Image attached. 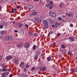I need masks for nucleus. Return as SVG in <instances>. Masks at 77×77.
<instances>
[{
  "label": "nucleus",
  "mask_w": 77,
  "mask_h": 77,
  "mask_svg": "<svg viewBox=\"0 0 77 77\" xmlns=\"http://www.w3.org/2000/svg\"><path fill=\"white\" fill-rule=\"evenodd\" d=\"M38 34H37V33H35V34H34V36H38Z\"/></svg>",
  "instance_id": "obj_34"
},
{
  "label": "nucleus",
  "mask_w": 77,
  "mask_h": 77,
  "mask_svg": "<svg viewBox=\"0 0 77 77\" xmlns=\"http://www.w3.org/2000/svg\"><path fill=\"white\" fill-rule=\"evenodd\" d=\"M49 14L50 16L52 17H56V13H55L54 12H53L51 11H50L49 12Z\"/></svg>",
  "instance_id": "obj_1"
},
{
  "label": "nucleus",
  "mask_w": 77,
  "mask_h": 77,
  "mask_svg": "<svg viewBox=\"0 0 77 77\" xmlns=\"http://www.w3.org/2000/svg\"><path fill=\"white\" fill-rule=\"evenodd\" d=\"M46 69H47V68H46V67H43L42 68H40V70L42 71H45Z\"/></svg>",
  "instance_id": "obj_6"
},
{
  "label": "nucleus",
  "mask_w": 77,
  "mask_h": 77,
  "mask_svg": "<svg viewBox=\"0 0 77 77\" xmlns=\"http://www.w3.org/2000/svg\"><path fill=\"white\" fill-rule=\"evenodd\" d=\"M46 1L47 3H49V2H50V1H49V0H46Z\"/></svg>",
  "instance_id": "obj_50"
},
{
  "label": "nucleus",
  "mask_w": 77,
  "mask_h": 77,
  "mask_svg": "<svg viewBox=\"0 0 77 77\" xmlns=\"http://www.w3.org/2000/svg\"><path fill=\"white\" fill-rule=\"evenodd\" d=\"M29 44L27 43L25 44L24 47H25L26 48H29Z\"/></svg>",
  "instance_id": "obj_10"
},
{
  "label": "nucleus",
  "mask_w": 77,
  "mask_h": 77,
  "mask_svg": "<svg viewBox=\"0 0 77 77\" xmlns=\"http://www.w3.org/2000/svg\"><path fill=\"white\" fill-rule=\"evenodd\" d=\"M17 26L19 27H20L22 26V24H21V23H17Z\"/></svg>",
  "instance_id": "obj_11"
},
{
  "label": "nucleus",
  "mask_w": 77,
  "mask_h": 77,
  "mask_svg": "<svg viewBox=\"0 0 77 77\" xmlns=\"http://www.w3.org/2000/svg\"><path fill=\"white\" fill-rule=\"evenodd\" d=\"M37 12H34L33 13L31 14L33 16V15H36L37 14Z\"/></svg>",
  "instance_id": "obj_12"
},
{
  "label": "nucleus",
  "mask_w": 77,
  "mask_h": 77,
  "mask_svg": "<svg viewBox=\"0 0 77 77\" xmlns=\"http://www.w3.org/2000/svg\"><path fill=\"white\" fill-rule=\"evenodd\" d=\"M47 20H48L49 21H50V22H51L52 20L51 18H49L48 19H47Z\"/></svg>",
  "instance_id": "obj_35"
},
{
  "label": "nucleus",
  "mask_w": 77,
  "mask_h": 77,
  "mask_svg": "<svg viewBox=\"0 0 77 77\" xmlns=\"http://www.w3.org/2000/svg\"><path fill=\"white\" fill-rule=\"evenodd\" d=\"M50 5H51L53 4V1H51L50 2Z\"/></svg>",
  "instance_id": "obj_45"
},
{
  "label": "nucleus",
  "mask_w": 77,
  "mask_h": 77,
  "mask_svg": "<svg viewBox=\"0 0 77 77\" xmlns=\"http://www.w3.org/2000/svg\"><path fill=\"white\" fill-rule=\"evenodd\" d=\"M72 14L71 13H69L68 14V16L69 17H72Z\"/></svg>",
  "instance_id": "obj_20"
},
{
  "label": "nucleus",
  "mask_w": 77,
  "mask_h": 77,
  "mask_svg": "<svg viewBox=\"0 0 77 77\" xmlns=\"http://www.w3.org/2000/svg\"><path fill=\"white\" fill-rule=\"evenodd\" d=\"M10 37L9 35H7L4 38L5 41H8L9 40Z\"/></svg>",
  "instance_id": "obj_5"
},
{
  "label": "nucleus",
  "mask_w": 77,
  "mask_h": 77,
  "mask_svg": "<svg viewBox=\"0 0 77 77\" xmlns=\"http://www.w3.org/2000/svg\"><path fill=\"white\" fill-rule=\"evenodd\" d=\"M2 58H3V57L2 56H0V61L2 59Z\"/></svg>",
  "instance_id": "obj_39"
},
{
  "label": "nucleus",
  "mask_w": 77,
  "mask_h": 77,
  "mask_svg": "<svg viewBox=\"0 0 77 77\" xmlns=\"http://www.w3.org/2000/svg\"><path fill=\"white\" fill-rule=\"evenodd\" d=\"M53 5H51L50 7H49V9H53Z\"/></svg>",
  "instance_id": "obj_30"
},
{
  "label": "nucleus",
  "mask_w": 77,
  "mask_h": 77,
  "mask_svg": "<svg viewBox=\"0 0 77 77\" xmlns=\"http://www.w3.org/2000/svg\"><path fill=\"white\" fill-rule=\"evenodd\" d=\"M5 73H4L2 74V77H5Z\"/></svg>",
  "instance_id": "obj_26"
},
{
  "label": "nucleus",
  "mask_w": 77,
  "mask_h": 77,
  "mask_svg": "<svg viewBox=\"0 0 77 77\" xmlns=\"http://www.w3.org/2000/svg\"><path fill=\"white\" fill-rule=\"evenodd\" d=\"M9 77H12V75L11 74V75H10Z\"/></svg>",
  "instance_id": "obj_54"
},
{
  "label": "nucleus",
  "mask_w": 77,
  "mask_h": 77,
  "mask_svg": "<svg viewBox=\"0 0 77 77\" xmlns=\"http://www.w3.org/2000/svg\"><path fill=\"white\" fill-rule=\"evenodd\" d=\"M37 21L39 23H40V22H41V20L40 18H38L37 19Z\"/></svg>",
  "instance_id": "obj_31"
},
{
  "label": "nucleus",
  "mask_w": 77,
  "mask_h": 77,
  "mask_svg": "<svg viewBox=\"0 0 77 77\" xmlns=\"http://www.w3.org/2000/svg\"><path fill=\"white\" fill-rule=\"evenodd\" d=\"M3 25L4 27H6V26L8 25V23L6 22H4L3 23Z\"/></svg>",
  "instance_id": "obj_16"
},
{
  "label": "nucleus",
  "mask_w": 77,
  "mask_h": 77,
  "mask_svg": "<svg viewBox=\"0 0 77 77\" xmlns=\"http://www.w3.org/2000/svg\"><path fill=\"white\" fill-rule=\"evenodd\" d=\"M49 34H53V31H51L49 32Z\"/></svg>",
  "instance_id": "obj_38"
},
{
  "label": "nucleus",
  "mask_w": 77,
  "mask_h": 77,
  "mask_svg": "<svg viewBox=\"0 0 77 77\" xmlns=\"http://www.w3.org/2000/svg\"><path fill=\"white\" fill-rule=\"evenodd\" d=\"M18 31H17V30H15L14 31V32H15V33H17V32Z\"/></svg>",
  "instance_id": "obj_56"
},
{
  "label": "nucleus",
  "mask_w": 77,
  "mask_h": 77,
  "mask_svg": "<svg viewBox=\"0 0 77 77\" xmlns=\"http://www.w3.org/2000/svg\"><path fill=\"white\" fill-rule=\"evenodd\" d=\"M63 19H65V18H66V16L63 15Z\"/></svg>",
  "instance_id": "obj_42"
},
{
  "label": "nucleus",
  "mask_w": 77,
  "mask_h": 77,
  "mask_svg": "<svg viewBox=\"0 0 77 77\" xmlns=\"http://www.w3.org/2000/svg\"><path fill=\"white\" fill-rule=\"evenodd\" d=\"M52 45L54 46L55 45H56V42H54L53 43H52Z\"/></svg>",
  "instance_id": "obj_41"
},
{
  "label": "nucleus",
  "mask_w": 77,
  "mask_h": 77,
  "mask_svg": "<svg viewBox=\"0 0 77 77\" xmlns=\"http://www.w3.org/2000/svg\"><path fill=\"white\" fill-rule=\"evenodd\" d=\"M6 33H7V32H6V31L5 30L3 31L2 32V35H5V34H6Z\"/></svg>",
  "instance_id": "obj_15"
},
{
  "label": "nucleus",
  "mask_w": 77,
  "mask_h": 77,
  "mask_svg": "<svg viewBox=\"0 0 77 77\" xmlns=\"http://www.w3.org/2000/svg\"><path fill=\"white\" fill-rule=\"evenodd\" d=\"M1 71H2V70H1V69H0V72H1Z\"/></svg>",
  "instance_id": "obj_62"
},
{
  "label": "nucleus",
  "mask_w": 77,
  "mask_h": 77,
  "mask_svg": "<svg viewBox=\"0 0 77 77\" xmlns=\"http://www.w3.org/2000/svg\"><path fill=\"white\" fill-rule=\"evenodd\" d=\"M39 0H34V2H35V1H37V2H39Z\"/></svg>",
  "instance_id": "obj_55"
},
{
  "label": "nucleus",
  "mask_w": 77,
  "mask_h": 77,
  "mask_svg": "<svg viewBox=\"0 0 77 77\" xmlns=\"http://www.w3.org/2000/svg\"><path fill=\"white\" fill-rule=\"evenodd\" d=\"M66 15H67L68 16V13H66Z\"/></svg>",
  "instance_id": "obj_61"
},
{
  "label": "nucleus",
  "mask_w": 77,
  "mask_h": 77,
  "mask_svg": "<svg viewBox=\"0 0 77 77\" xmlns=\"http://www.w3.org/2000/svg\"><path fill=\"white\" fill-rule=\"evenodd\" d=\"M43 23L46 27V28H48V23H47V20H43Z\"/></svg>",
  "instance_id": "obj_2"
},
{
  "label": "nucleus",
  "mask_w": 77,
  "mask_h": 77,
  "mask_svg": "<svg viewBox=\"0 0 77 77\" xmlns=\"http://www.w3.org/2000/svg\"><path fill=\"white\" fill-rule=\"evenodd\" d=\"M2 7L0 6V11H1L2 10Z\"/></svg>",
  "instance_id": "obj_57"
},
{
  "label": "nucleus",
  "mask_w": 77,
  "mask_h": 77,
  "mask_svg": "<svg viewBox=\"0 0 77 77\" xmlns=\"http://www.w3.org/2000/svg\"><path fill=\"white\" fill-rule=\"evenodd\" d=\"M55 26L56 27H58L59 26V24L58 23H55Z\"/></svg>",
  "instance_id": "obj_13"
},
{
  "label": "nucleus",
  "mask_w": 77,
  "mask_h": 77,
  "mask_svg": "<svg viewBox=\"0 0 77 77\" xmlns=\"http://www.w3.org/2000/svg\"><path fill=\"white\" fill-rule=\"evenodd\" d=\"M14 10H15V11H17V10L16 9H14Z\"/></svg>",
  "instance_id": "obj_63"
},
{
  "label": "nucleus",
  "mask_w": 77,
  "mask_h": 77,
  "mask_svg": "<svg viewBox=\"0 0 77 77\" xmlns=\"http://www.w3.org/2000/svg\"><path fill=\"white\" fill-rule=\"evenodd\" d=\"M3 25L1 24L0 25V29H3Z\"/></svg>",
  "instance_id": "obj_24"
},
{
  "label": "nucleus",
  "mask_w": 77,
  "mask_h": 77,
  "mask_svg": "<svg viewBox=\"0 0 77 77\" xmlns=\"http://www.w3.org/2000/svg\"><path fill=\"white\" fill-rule=\"evenodd\" d=\"M51 57H48L47 58V59L48 60V61H50L51 60Z\"/></svg>",
  "instance_id": "obj_19"
},
{
  "label": "nucleus",
  "mask_w": 77,
  "mask_h": 77,
  "mask_svg": "<svg viewBox=\"0 0 77 77\" xmlns=\"http://www.w3.org/2000/svg\"><path fill=\"white\" fill-rule=\"evenodd\" d=\"M59 58H61V57H62V56L60 55H59Z\"/></svg>",
  "instance_id": "obj_53"
},
{
  "label": "nucleus",
  "mask_w": 77,
  "mask_h": 77,
  "mask_svg": "<svg viewBox=\"0 0 77 77\" xmlns=\"http://www.w3.org/2000/svg\"><path fill=\"white\" fill-rule=\"evenodd\" d=\"M63 51H60V52H61V53H62V52H63Z\"/></svg>",
  "instance_id": "obj_64"
},
{
  "label": "nucleus",
  "mask_w": 77,
  "mask_h": 77,
  "mask_svg": "<svg viewBox=\"0 0 77 77\" xmlns=\"http://www.w3.org/2000/svg\"><path fill=\"white\" fill-rule=\"evenodd\" d=\"M72 72H75V69H73L72 70Z\"/></svg>",
  "instance_id": "obj_27"
},
{
  "label": "nucleus",
  "mask_w": 77,
  "mask_h": 77,
  "mask_svg": "<svg viewBox=\"0 0 77 77\" xmlns=\"http://www.w3.org/2000/svg\"><path fill=\"white\" fill-rule=\"evenodd\" d=\"M29 34L30 35H32V32H29Z\"/></svg>",
  "instance_id": "obj_43"
},
{
  "label": "nucleus",
  "mask_w": 77,
  "mask_h": 77,
  "mask_svg": "<svg viewBox=\"0 0 77 77\" xmlns=\"http://www.w3.org/2000/svg\"><path fill=\"white\" fill-rule=\"evenodd\" d=\"M41 54V52L39 51H37L35 52V55H37V56H39Z\"/></svg>",
  "instance_id": "obj_7"
},
{
  "label": "nucleus",
  "mask_w": 77,
  "mask_h": 77,
  "mask_svg": "<svg viewBox=\"0 0 77 77\" xmlns=\"http://www.w3.org/2000/svg\"><path fill=\"white\" fill-rule=\"evenodd\" d=\"M75 38L74 37H70L69 38V39H70V41H75Z\"/></svg>",
  "instance_id": "obj_8"
},
{
  "label": "nucleus",
  "mask_w": 77,
  "mask_h": 77,
  "mask_svg": "<svg viewBox=\"0 0 77 77\" xmlns=\"http://www.w3.org/2000/svg\"><path fill=\"white\" fill-rule=\"evenodd\" d=\"M70 27H72V26H73V24H70Z\"/></svg>",
  "instance_id": "obj_48"
},
{
  "label": "nucleus",
  "mask_w": 77,
  "mask_h": 77,
  "mask_svg": "<svg viewBox=\"0 0 77 77\" xmlns=\"http://www.w3.org/2000/svg\"><path fill=\"white\" fill-rule=\"evenodd\" d=\"M38 56H39L38 55H35L34 59H35V60H37L38 58Z\"/></svg>",
  "instance_id": "obj_14"
},
{
  "label": "nucleus",
  "mask_w": 77,
  "mask_h": 77,
  "mask_svg": "<svg viewBox=\"0 0 77 77\" xmlns=\"http://www.w3.org/2000/svg\"><path fill=\"white\" fill-rule=\"evenodd\" d=\"M15 21H14V22H13V23H14V24H15Z\"/></svg>",
  "instance_id": "obj_59"
},
{
  "label": "nucleus",
  "mask_w": 77,
  "mask_h": 77,
  "mask_svg": "<svg viewBox=\"0 0 77 77\" xmlns=\"http://www.w3.org/2000/svg\"><path fill=\"white\" fill-rule=\"evenodd\" d=\"M52 27H54V25H52Z\"/></svg>",
  "instance_id": "obj_58"
},
{
  "label": "nucleus",
  "mask_w": 77,
  "mask_h": 77,
  "mask_svg": "<svg viewBox=\"0 0 77 77\" xmlns=\"http://www.w3.org/2000/svg\"><path fill=\"white\" fill-rule=\"evenodd\" d=\"M31 69L32 70H33V71H34V70H35V69H35V67H33L31 68Z\"/></svg>",
  "instance_id": "obj_32"
},
{
  "label": "nucleus",
  "mask_w": 77,
  "mask_h": 77,
  "mask_svg": "<svg viewBox=\"0 0 77 77\" xmlns=\"http://www.w3.org/2000/svg\"><path fill=\"white\" fill-rule=\"evenodd\" d=\"M2 38H3V37H2V36H0V40L2 39Z\"/></svg>",
  "instance_id": "obj_49"
},
{
  "label": "nucleus",
  "mask_w": 77,
  "mask_h": 77,
  "mask_svg": "<svg viewBox=\"0 0 77 77\" xmlns=\"http://www.w3.org/2000/svg\"><path fill=\"white\" fill-rule=\"evenodd\" d=\"M26 27H27V29H28V28H29V26L27 24H26Z\"/></svg>",
  "instance_id": "obj_44"
},
{
  "label": "nucleus",
  "mask_w": 77,
  "mask_h": 77,
  "mask_svg": "<svg viewBox=\"0 0 77 77\" xmlns=\"http://www.w3.org/2000/svg\"><path fill=\"white\" fill-rule=\"evenodd\" d=\"M58 20H60V21L61 20H62V21H63V20L62 19V18H61V17H58Z\"/></svg>",
  "instance_id": "obj_23"
},
{
  "label": "nucleus",
  "mask_w": 77,
  "mask_h": 77,
  "mask_svg": "<svg viewBox=\"0 0 77 77\" xmlns=\"http://www.w3.org/2000/svg\"><path fill=\"white\" fill-rule=\"evenodd\" d=\"M4 73H5V75H8V74H9V72H5Z\"/></svg>",
  "instance_id": "obj_36"
},
{
  "label": "nucleus",
  "mask_w": 77,
  "mask_h": 77,
  "mask_svg": "<svg viewBox=\"0 0 77 77\" xmlns=\"http://www.w3.org/2000/svg\"><path fill=\"white\" fill-rule=\"evenodd\" d=\"M39 2L40 3H42V0H40V1H39Z\"/></svg>",
  "instance_id": "obj_51"
},
{
  "label": "nucleus",
  "mask_w": 77,
  "mask_h": 77,
  "mask_svg": "<svg viewBox=\"0 0 77 77\" xmlns=\"http://www.w3.org/2000/svg\"><path fill=\"white\" fill-rule=\"evenodd\" d=\"M71 53H72V51H69L67 52L68 55H71Z\"/></svg>",
  "instance_id": "obj_17"
},
{
  "label": "nucleus",
  "mask_w": 77,
  "mask_h": 77,
  "mask_svg": "<svg viewBox=\"0 0 77 77\" xmlns=\"http://www.w3.org/2000/svg\"><path fill=\"white\" fill-rule=\"evenodd\" d=\"M12 11L10 12V13H14V9H11Z\"/></svg>",
  "instance_id": "obj_37"
},
{
  "label": "nucleus",
  "mask_w": 77,
  "mask_h": 77,
  "mask_svg": "<svg viewBox=\"0 0 77 77\" xmlns=\"http://www.w3.org/2000/svg\"><path fill=\"white\" fill-rule=\"evenodd\" d=\"M7 71V69H3L2 70V71Z\"/></svg>",
  "instance_id": "obj_28"
},
{
  "label": "nucleus",
  "mask_w": 77,
  "mask_h": 77,
  "mask_svg": "<svg viewBox=\"0 0 77 77\" xmlns=\"http://www.w3.org/2000/svg\"><path fill=\"white\" fill-rule=\"evenodd\" d=\"M62 47L63 48H66V46L64 45H62Z\"/></svg>",
  "instance_id": "obj_22"
},
{
  "label": "nucleus",
  "mask_w": 77,
  "mask_h": 77,
  "mask_svg": "<svg viewBox=\"0 0 77 77\" xmlns=\"http://www.w3.org/2000/svg\"><path fill=\"white\" fill-rule=\"evenodd\" d=\"M23 44L22 43H20L17 45V47H23Z\"/></svg>",
  "instance_id": "obj_9"
},
{
  "label": "nucleus",
  "mask_w": 77,
  "mask_h": 77,
  "mask_svg": "<svg viewBox=\"0 0 77 77\" xmlns=\"http://www.w3.org/2000/svg\"><path fill=\"white\" fill-rule=\"evenodd\" d=\"M12 59V55H8L7 57L6 60L7 61L9 60Z\"/></svg>",
  "instance_id": "obj_3"
},
{
  "label": "nucleus",
  "mask_w": 77,
  "mask_h": 77,
  "mask_svg": "<svg viewBox=\"0 0 77 77\" xmlns=\"http://www.w3.org/2000/svg\"><path fill=\"white\" fill-rule=\"evenodd\" d=\"M51 5L49 4H48L47 5H46V6L47 8H49L50 7V6H51Z\"/></svg>",
  "instance_id": "obj_29"
},
{
  "label": "nucleus",
  "mask_w": 77,
  "mask_h": 77,
  "mask_svg": "<svg viewBox=\"0 0 77 77\" xmlns=\"http://www.w3.org/2000/svg\"><path fill=\"white\" fill-rule=\"evenodd\" d=\"M15 1V0H12V2H14V1Z\"/></svg>",
  "instance_id": "obj_60"
},
{
  "label": "nucleus",
  "mask_w": 77,
  "mask_h": 77,
  "mask_svg": "<svg viewBox=\"0 0 77 77\" xmlns=\"http://www.w3.org/2000/svg\"><path fill=\"white\" fill-rule=\"evenodd\" d=\"M36 45H33V47H32V49L33 50H35V49L36 48Z\"/></svg>",
  "instance_id": "obj_21"
},
{
  "label": "nucleus",
  "mask_w": 77,
  "mask_h": 77,
  "mask_svg": "<svg viewBox=\"0 0 77 77\" xmlns=\"http://www.w3.org/2000/svg\"><path fill=\"white\" fill-rule=\"evenodd\" d=\"M22 77H26V74H23L22 75Z\"/></svg>",
  "instance_id": "obj_25"
},
{
  "label": "nucleus",
  "mask_w": 77,
  "mask_h": 77,
  "mask_svg": "<svg viewBox=\"0 0 77 77\" xmlns=\"http://www.w3.org/2000/svg\"><path fill=\"white\" fill-rule=\"evenodd\" d=\"M13 62L15 65H18V61L17 59H14L13 60Z\"/></svg>",
  "instance_id": "obj_4"
},
{
  "label": "nucleus",
  "mask_w": 77,
  "mask_h": 77,
  "mask_svg": "<svg viewBox=\"0 0 77 77\" xmlns=\"http://www.w3.org/2000/svg\"><path fill=\"white\" fill-rule=\"evenodd\" d=\"M23 71H24L25 72H26V71H27V70L26 69V68H25L24 70H23Z\"/></svg>",
  "instance_id": "obj_46"
},
{
  "label": "nucleus",
  "mask_w": 77,
  "mask_h": 77,
  "mask_svg": "<svg viewBox=\"0 0 77 77\" xmlns=\"http://www.w3.org/2000/svg\"><path fill=\"white\" fill-rule=\"evenodd\" d=\"M29 65H26V68H29Z\"/></svg>",
  "instance_id": "obj_33"
},
{
  "label": "nucleus",
  "mask_w": 77,
  "mask_h": 77,
  "mask_svg": "<svg viewBox=\"0 0 77 77\" xmlns=\"http://www.w3.org/2000/svg\"><path fill=\"white\" fill-rule=\"evenodd\" d=\"M29 6L30 7V9H32V8H33V7L31 5H30Z\"/></svg>",
  "instance_id": "obj_47"
},
{
  "label": "nucleus",
  "mask_w": 77,
  "mask_h": 77,
  "mask_svg": "<svg viewBox=\"0 0 77 77\" xmlns=\"http://www.w3.org/2000/svg\"><path fill=\"white\" fill-rule=\"evenodd\" d=\"M21 8V6H17V8L18 9H20Z\"/></svg>",
  "instance_id": "obj_52"
},
{
  "label": "nucleus",
  "mask_w": 77,
  "mask_h": 77,
  "mask_svg": "<svg viewBox=\"0 0 77 77\" xmlns=\"http://www.w3.org/2000/svg\"><path fill=\"white\" fill-rule=\"evenodd\" d=\"M63 5V2H61L60 3V7L61 8H62Z\"/></svg>",
  "instance_id": "obj_18"
},
{
  "label": "nucleus",
  "mask_w": 77,
  "mask_h": 77,
  "mask_svg": "<svg viewBox=\"0 0 77 77\" xmlns=\"http://www.w3.org/2000/svg\"><path fill=\"white\" fill-rule=\"evenodd\" d=\"M60 36V33L57 34V36L58 37H59V36Z\"/></svg>",
  "instance_id": "obj_40"
}]
</instances>
